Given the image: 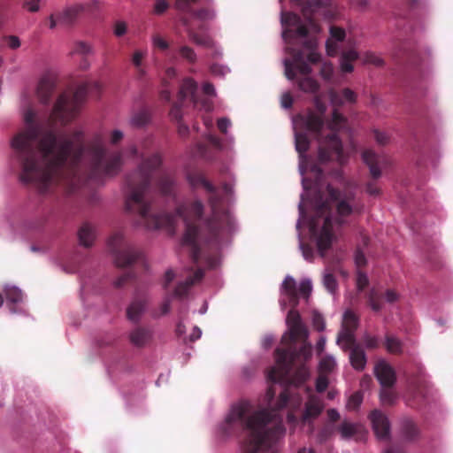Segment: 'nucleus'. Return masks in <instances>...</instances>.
Wrapping results in <instances>:
<instances>
[{
  "label": "nucleus",
  "instance_id": "nucleus-1",
  "mask_svg": "<svg viewBox=\"0 0 453 453\" xmlns=\"http://www.w3.org/2000/svg\"><path fill=\"white\" fill-rule=\"evenodd\" d=\"M163 195H170L173 181L169 173L162 168V157L158 153L145 157L137 168L127 173L124 183V197L126 211L137 216L136 224L150 230L174 228L176 216L181 218L186 224V231L182 238V245L190 248V257L195 264L204 258L206 265L212 268L217 258L205 254L198 244V241L207 245L212 253L219 250L221 243L227 241L234 232V219L223 208L222 197L217 188L201 173L190 174L189 183L193 188L203 187L209 193V204L211 215L202 226L196 224L203 216V204L199 200L180 204L176 209V215L166 212H155L149 190L152 180Z\"/></svg>",
  "mask_w": 453,
  "mask_h": 453
},
{
  "label": "nucleus",
  "instance_id": "nucleus-2",
  "mask_svg": "<svg viewBox=\"0 0 453 453\" xmlns=\"http://www.w3.org/2000/svg\"><path fill=\"white\" fill-rule=\"evenodd\" d=\"M24 121L27 127L14 136L12 146L21 165L20 180L34 184L42 193L55 185L73 187L83 176L89 180L113 177L122 169L121 151L99 142L86 149L81 131L67 134L49 130L41 134L32 109L25 111Z\"/></svg>",
  "mask_w": 453,
  "mask_h": 453
},
{
  "label": "nucleus",
  "instance_id": "nucleus-3",
  "mask_svg": "<svg viewBox=\"0 0 453 453\" xmlns=\"http://www.w3.org/2000/svg\"><path fill=\"white\" fill-rule=\"evenodd\" d=\"M303 342H305L303 341ZM287 344L285 349H277L275 350L276 365L272 367L267 373V380L270 383L266 392V399L269 404L276 395V385L281 388L279 399L274 407L260 409L257 411H265L266 413L275 414L276 417L282 419L280 411L284 409L290 401L294 407H297L301 403V397H294L292 388L299 387L305 382L309 377V370L304 363L311 357V346L303 342L296 349L295 344L296 342L287 340L282 342ZM283 422V420H281Z\"/></svg>",
  "mask_w": 453,
  "mask_h": 453
},
{
  "label": "nucleus",
  "instance_id": "nucleus-4",
  "mask_svg": "<svg viewBox=\"0 0 453 453\" xmlns=\"http://www.w3.org/2000/svg\"><path fill=\"white\" fill-rule=\"evenodd\" d=\"M250 411L248 402L233 406L221 427L224 434L232 435L236 429H242L246 433L242 453H274L269 449L285 434L281 419L273 413Z\"/></svg>",
  "mask_w": 453,
  "mask_h": 453
},
{
  "label": "nucleus",
  "instance_id": "nucleus-5",
  "mask_svg": "<svg viewBox=\"0 0 453 453\" xmlns=\"http://www.w3.org/2000/svg\"><path fill=\"white\" fill-rule=\"evenodd\" d=\"M328 198L319 201L316 206V216L324 217V223L321 231L317 239V247L321 256L330 249L334 239L332 203L335 205L336 217L335 224L342 226L348 223L347 218L351 215H360L364 211V203L360 199H357L356 195L351 190L340 191L331 185L326 186Z\"/></svg>",
  "mask_w": 453,
  "mask_h": 453
},
{
  "label": "nucleus",
  "instance_id": "nucleus-6",
  "mask_svg": "<svg viewBox=\"0 0 453 453\" xmlns=\"http://www.w3.org/2000/svg\"><path fill=\"white\" fill-rule=\"evenodd\" d=\"M315 104L319 112L316 113L312 111H309L305 116L302 117V121L305 128L319 142V160L320 162L336 160L340 164H342L343 149L338 134L334 131L326 137H323L322 134L325 125L324 114L326 107L319 99L316 100Z\"/></svg>",
  "mask_w": 453,
  "mask_h": 453
},
{
  "label": "nucleus",
  "instance_id": "nucleus-7",
  "mask_svg": "<svg viewBox=\"0 0 453 453\" xmlns=\"http://www.w3.org/2000/svg\"><path fill=\"white\" fill-rule=\"evenodd\" d=\"M101 85L97 81L81 83L75 90L68 89L58 97L50 115L52 125L60 123L65 126L71 122L79 113L88 94H98Z\"/></svg>",
  "mask_w": 453,
  "mask_h": 453
},
{
  "label": "nucleus",
  "instance_id": "nucleus-8",
  "mask_svg": "<svg viewBox=\"0 0 453 453\" xmlns=\"http://www.w3.org/2000/svg\"><path fill=\"white\" fill-rule=\"evenodd\" d=\"M280 21L284 27L282 32L284 41L290 42L296 37L304 39L303 46L309 50L307 60L311 64L319 63L321 59V55L315 50L316 41L307 38L309 29L302 23L299 15L294 12H282Z\"/></svg>",
  "mask_w": 453,
  "mask_h": 453
},
{
  "label": "nucleus",
  "instance_id": "nucleus-9",
  "mask_svg": "<svg viewBox=\"0 0 453 453\" xmlns=\"http://www.w3.org/2000/svg\"><path fill=\"white\" fill-rule=\"evenodd\" d=\"M285 74L288 79L294 80L296 72L304 77L298 80L299 88L307 93H316L319 89V85L314 79L308 75L311 73V67L309 65L302 50H293L292 59H285Z\"/></svg>",
  "mask_w": 453,
  "mask_h": 453
},
{
  "label": "nucleus",
  "instance_id": "nucleus-10",
  "mask_svg": "<svg viewBox=\"0 0 453 453\" xmlns=\"http://www.w3.org/2000/svg\"><path fill=\"white\" fill-rule=\"evenodd\" d=\"M108 247L118 267H127L143 260V253L128 243L121 233H115L110 237Z\"/></svg>",
  "mask_w": 453,
  "mask_h": 453
},
{
  "label": "nucleus",
  "instance_id": "nucleus-11",
  "mask_svg": "<svg viewBox=\"0 0 453 453\" xmlns=\"http://www.w3.org/2000/svg\"><path fill=\"white\" fill-rule=\"evenodd\" d=\"M188 98L194 105L198 103L197 83L191 78H186L182 81L178 95V101L173 105L170 111L171 118L178 121V133L181 137L187 136L189 132L188 127L181 122V107L183 102Z\"/></svg>",
  "mask_w": 453,
  "mask_h": 453
},
{
  "label": "nucleus",
  "instance_id": "nucleus-12",
  "mask_svg": "<svg viewBox=\"0 0 453 453\" xmlns=\"http://www.w3.org/2000/svg\"><path fill=\"white\" fill-rule=\"evenodd\" d=\"M296 307L291 306V310L287 316V324L288 326V334L283 335L282 342L287 340L290 342L304 341L308 337V331L301 320L299 312L296 310Z\"/></svg>",
  "mask_w": 453,
  "mask_h": 453
},
{
  "label": "nucleus",
  "instance_id": "nucleus-13",
  "mask_svg": "<svg viewBox=\"0 0 453 453\" xmlns=\"http://www.w3.org/2000/svg\"><path fill=\"white\" fill-rule=\"evenodd\" d=\"M358 326V317L350 310H347L343 314L342 330L337 336V344L346 343L353 345L355 343V331Z\"/></svg>",
  "mask_w": 453,
  "mask_h": 453
},
{
  "label": "nucleus",
  "instance_id": "nucleus-14",
  "mask_svg": "<svg viewBox=\"0 0 453 453\" xmlns=\"http://www.w3.org/2000/svg\"><path fill=\"white\" fill-rule=\"evenodd\" d=\"M330 101L334 109L332 113V119L327 122V127L331 131H340L347 124V119L338 110L344 104V100L340 93L332 91L330 93Z\"/></svg>",
  "mask_w": 453,
  "mask_h": 453
},
{
  "label": "nucleus",
  "instance_id": "nucleus-15",
  "mask_svg": "<svg viewBox=\"0 0 453 453\" xmlns=\"http://www.w3.org/2000/svg\"><path fill=\"white\" fill-rule=\"evenodd\" d=\"M324 410V403L316 395H310L305 403L304 411L301 417L303 424H308L311 426V433L313 432V421L321 414Z\"/></svg>",
  "mask_w": 453,
  "mask_h": 453
},
{
  "label": "nucleus",
  "instance_id": "nucleus-16",
  "mask_svg": "<svg viewBox=\"0 0 453 453\" xmlns=\"http://www.w3.org/2000/svg\"><path fill=\"white\" fill-rule=\"evenodd\" d=\"M369 418L374 434L380 440H387L390 435V423L388 417L380 410L372 411Z\"/></svg>",
  "mask_w": 453,
  "mask_h": 453
},
{
  "label": "nucleus",
  "instance_id": "nucleus-17",
  "mask_svg": "<svg viewBox=\"0 0 453 453\" xmlns=\"http://www.w3.org/2000/svg\"><path fill=\"white\" fill-rule=\"evenodd\" d=\"M374 373L381 388L393 387L396 381L394 368L386 361H379L374 367Z\"/></svg>",
  "mask_w": 453,
  "mask_h": 453
},
{
  "label": "nucleus",
  "instance_id": "nucleus-18",
  "mask_svg": "<svg viewBox=\"0 0 453 453\" xmlns=\"http://www.w3.org/2000/svg\"><path fill=\"white\" fill-rule=\"evenodd\" d=\"M343 440L354 438L356 441L362 440L365 434V429L360 423H353L344 419L337 427Z\"/></svg>",
  "mask_w": 453,
  "mask_h": 453
},
{
  "label": "nucleus",
  "instance_id": "nucleus-19",
  "mask_svg": "<svg viewBox=\"0 0 453 453\" xmlns=\"http://www.w3.org/2000/svg\"><path fill=\"white\" fill-rule=\"evenodd\" d=\"M56 88V79L51 74L43 75L37 87V96L42 104H48Z\"/></svg>",
  "mask_w": 453,
  "mask_h": 453
},
{
  "label": "nucleus",
  "instance_id": "nucleus-20",
  "mask_svg": "<svg viewBox=\"0 0 453 453\" xmlns=\"http://www.w3.org/2000/svg\"><path fill=\"white\" fill-rule=\"evenodd\" d=\"M341 345L344 351L350 350L349 362L352 367L357 371L364 370L366 365V355L363 348L356 342L353 345H347L346 343Z\"/></svg>",
  "mask_w": 453,
  "mask_h": 453
},
{
  "label": "nucleus",
  "instance_id": "nucleus-21",
  "mask_svg": "<svg viewBox=\"0 0 453 453\" xmlns=\"http://www.w3.org/2000/svg\"><path fill=\"white\" fill-rule=\"evenodd\" d=\"M152 330L141 326H135L128 334L130 343L136 348H144L152 341Z\"/></svg>",
  "mask_w": 453,
  "mask_h": 453
},
{
  "label": "nucleus",
  "instance_id": "nucleus-22",
  "mask_svg": "<svg viewBox=\"0 0 453 453\" xmlns=\"http://www.w3.org/2000/svg\"><path fill=\"white\" fill-rule=\"evenodd\" d=\"M362 158L370 170L372 179L377 180L381 176V167L385 163V158L377 155L371 150H365L362 153Z\"/></svg>",
  "mask_w": 453,
  "mask_h": 453
},
{
  "label": "nucleus",
  "instance_id": "nucleus-23",
  "mask_svg": "<svg viewBox=\"0 0 453 453\" xmlns=\"http://www.w3.org/2000/svg\"><path fill=\"white\" fill-rule=\"evenodd\" d=\"M330 37L326 40V50L330 57H334L338 53L337 42H342L345 39L346 33L342 27L331 26L329 29Z\"/></svg>",
  "mask_w": 453,
  "mask_h": 453
},
{
  "label": "nucleus",
  "instance_id": "nucleus-24",
  "mask_svg": "<svg viewBox=\"0 0 453 453\" xmlns=\"http://www.w3.org/2000/svg\"><path fill=\"white\" fill-rule=\"evenodd\" d=\"M204 275V271L198 268L191 276H189L185 281L178 283L173 291V296L178 298H182L188 295V292L191 286L199 282Z\"/></svg>",
  "mask_w": 453,
  "mask_h": 453
},
{
  "label": "nucleus",
  "instance_id": "nucleus-25",
  "mask_svg": "<svg viewBox=\"0 0 453 453\" xmlns=\"http://www.w3.org/2000/svg\"><path fill=\"white\" fill-rule=\"evenodd\" d=\"M146 300L142 298H134L127 308V318L133 323H139L142 315L146 309Z\"/></svg>",
  "mask_w": 453,
  "mask_h": 453
},
{
  "label": "nucleus",
  "instance_id": "nucleus-26",
  "mask_svg": "<svg viewBox=\"0 0 453 453\" xmlns=\"http://www.w3.org/2000/svg\"><path fill=\"white\" fill-rule=\"evenodd\" d=\"M181 22L185 27H187V33L191 42L197 45L203 46L206 48H211L213 46V41L210 36L199 35L196 32H195L191 27H189L190 21L188 17H182Z\"/></svg>",
  "mask_w": 453,
  "mask_h": 453
},
{
  "label": "nucleus",
  "instance_id": "nucleus-27",
  "mask_svg": "<svg viewBox=\"0 0 453 453\" xmlns=\"http://www.w3.org/2000/svg\"><path fill=\"white\" fill-rule=\"evenodd\" d=\"M292 3L301 6L304 16H311L319 10L327 6L326 0H290Z\"/></svg>",
  "mask_w": 453,
  "mask_h": 453
},
{
  "label": "nucleus",
  "instance_id": "nucleus-28",
  "mask_svg": "<svg viewBox=\"0 0 453 453\" xmlns=\"http://www.w3.org/2000/svg\"><path fill=\"white\" fill-rule=\"evenodd\" d=\"M282 290L288 296L289 304L294 308L299 303L296 282L291 276H287L282 283Z\"/></svg>",
  "mask_w": 453,
  "mask_h": 453
},
{
  "label": "nucleus",
  "instance_id": "nucleus-29",
  "mask_svg": "<svg viewBox=\"0 0 453 453\" xmlns=\"http://www.w3.org/2000/svg\"><path fill=\"white\" fill-rule=\"evenodd\" d=\"M401 434L407 441H414L419 436V429L411 418H403L401 420Z\"/></svg>",
  "mask_w": 453,
  "mask_h": 453
},
{
  "label": "nucleus",
  "instance_id": "nucleus-30",
  "mask_svg": "<svg viewBox=\"0 0 453 453\" xmlns=\"http://www.w3.org/2000/svg\"><path fill=\"white\" fill-rule=\"evenodd\" d=\"M80 244L85 248L91 247L96 239L95 228L88 223H84L78 231Z\"/></svg>",
  "mask_w": 453,
  "mask_h": 453
},
{
  "label": "nucleus",
  "instance_id": "nucleus-31",
  "mask_svg": "<svg viewBox=\"0 0 453 453\" xmlns=\"http://www.w3.org/2000/svg\"><path fill=\"white\" fill-rule=\"evenodd\" d=\"M4 296L12 312L16 310L12 305L19 304L23 302V293L17 287H7L4 288Z\"/></svg>",
  "mask_w": 453,
  "mask_h": 453
},
{
  "label": "nucleus",
  "instance_id": "nucleus-32",
  "mask_svg": "<svg viewBox=\"0 0 453 453\" xmlns=\"http://www.w3.org/2000/svg\"><path fill=\"white\" fill-rule=\"evenodd\" d=\"M192 4H190V10L189 11H182V10H177L179 12L183 14V17H187L186 15H190L192 18L197 19L199 20L204 21V20H210L212 19L215 17L214 12L211 9L209 8H201L199 10H194L192 8Z\"/></svg>",
  "mask_w": 453,
  "mask_h": 453
},
{
  "label": "nucleus",
  "instance_id": "nucleus-33",
  "mask_svg": "<svg viewBox=\"0 0 453 453\" xmlns=\"http://www.w3.org/2000/svg\"><path fill=\"white\" fill-rule=\"evenodd\" d=\"M83 11V6L75 5L71 8L66 9L61 13H58L59 20L66 25L72 24L76 18L80 15V13Z\"/></svg>",
  "mask_w": 453,
  "mask_h": 453
},
{
  "label": "nucleus",
  "instance_id": "nucleus-34",
  "mask_svg": "<svg viewBox=\"0 0 453 453\" xmlns=\"http://www.w3.org/2000/svg\"><path fill=\"white\" fill-rule=\"evenodd\" d=\"M358 54L353 50L343 51L341 56V68L344 73H350L353 71L352 62L357 59Z\"/></svg>",
  "mask_w": 453,
  "mask_h": 453
},
{
  "label": "nucleus",
  "instance_id": "nucleus-35",
  "mask_svg": "<svg viewBox=\"0 0 453 453\" xmlns=\"http://www.w3.org/2000/svg\"><path fill=\"white\" fill-rule=\"evenodd\" d=\"M384 346L391 354L400 355L403 353V345L402 341L391 334H386Z\"/></svg>",
  "mask_w": 453,
  "mask_h": 453
},
{
  "label": "nucleus",
  "instance_id": "nucleus-36",
  "mask_svg": "<svg viewBox=\"0 0 453 453\" xmlns=\"http://www.w3.org/2000/svg\"><path fill=\"white\" fill-rule=\"evenodd\" d=\"M150 119V113L146 110H142L131 117L130 125L135 128H141L146 126Z\"/></svg>",
  "mask_w": 453,
  "mask_h": 453
},
{
  "label": "nucleus",
  "instance_id": "nucleus-37",
  "mask_svg": "<svg viewBox=\"0 0 453 453\" xmlns=\"http://www.w3.org/2000/svg\"><path fill=\"white\" fill-rule=\"evenodd\" d=\"M380 398L382 405L392 406L397 400V394L392 389V387L381 388Z\"/></svg>",
  "mask_w": 453,
  "mask_h": 453
},
{
  "label": "nucleus",
  "instance_id": "nucleus-38",
  "mask_svg": "<svg viewBox=\"0 0 453 453\" xmlns=\"http://www.w3.org/2000/svg\"><path fill=\"white\" fill-rule=\"evenodd\" d=\"M383 296L376 289L372 288L367 295V303L374 311H380L382 309Z\"/></svg>",
  "mask_w": 453,
  "mask_h": 453
},
{
  "label": "nucleus",
  "instance_id": "nucleus-39",
  "mask_svg": "<svg viewBox=\"0 0 453 453\" xmlns=\"http://www.w3.org/2000/svg\"><path fill=\"white\" fill-rule=\"evenodd\" d=\"M309 146L310 141L307 134L304 133H296V149L300 154V157H303L309 150Z\"/></svg>",
  "mask_w": 453,
  "mask_h": 453
},
{
  "label": "nucleus",
  "instance_id": "nucleus-40",
  "mask_svg": "<svg viewBox=\"0 0 453 453\" xmlns=\"http://www.w3.org/2000/svg\"><path fill=\"white\" fill-rule=\"evenodd\" d=\"M180 57L186 60L188 64H195L197 60V56L195 52V50L188 46V45H182L178 50Z\"/></svg>",
  "mask_w": 453,
  "mask_h": 453
},
{
  "label": "nucleus",
  "instance_id": "nucleus-41",
  "mask_svg": "<svg viewBox=\"0 0 453 453\" xmlns=\"http://www.w3.org/2000/svg\"><path fill=\"white\" fill-rule=\"evenodd\" d=\"M335 367V360L333 357L326 356L324 357L319 363V373L321 374H328Z\"/></svg>",
  "mask_w": 453,
  "mask_h": 453
},
{
  "label": "nucleus",
  "instance_id": "nucleus-42",
  "mask_svg": "<svg viewBox=\"0 0 453 453\" xmlns=\"http://www.w3.org/2000/svg\"><path fill=\"white\" fill-rule=\"evenodd\" d=\"M73 53L86 57L93 53V49L89 44L84 42H77L73 46Z\"/></svg>",
  "mask_w": 453,
  "mask_h": 453
},
{
  "label": "nucleus",
  "instance_id": "nucleus-43",
  "mask_svg": "<svg viewBox=\"0 0 453 453\" xmlns=\"http://www.w3.org/2000/svg\"><path fill=\"white\" fill-rule=\"evenodd\" d=\"M323 283L326 288L333 293L337 288V281L334 274L332 273H326L324 275Z\"/></svg>",
  "mask_w": 453,
  "mask_h": 453
},
{
  "label": "nucleus",
  "instance_id": "nucleus-44",
  "mask_svg": "<svg viewBox=\"0 0 453 453\" xmlns=\"http://www.w3.org/2000/svg\"><path fill=\"white\" fill-rule=\"evenodd\" d=\"M134 279V274L133 272L128 271L122 275H120L115 281L114 286L116 288H122L125 286L127 282H130Z\"/></svg>",
  "mask_w": 453,
  "mask_h": 453
},
{
  "label": "nucleus",
  "instance_id": "nucleus-45",
  "mask_svg": "<svg viewBox=\"0 0 453 453\" xmlns=\"http://www.w3.org/2000/svg\"><path fill=\"white\" fill-rule=\"evenodd\" d=\"M334 433V428L330 426H324L319 432L318 433V441L319 443L325 442L326 440H328Z\"/></svg>",
  "mask_w": 453,
  "mask_h": 453
},
{
  "label": "nucleus",
  "instance_id": "nucleus-46",
  "mask_svg": "<svg viewBox=\"0 0 453 453\" xmlns=\"http://www.w3.org/2000/svg\"><path fill=\"white\" fill-rule=\"evenodd\" d=\"M169 8L167 0H157L154 4L153 12L157 15L165 13Z\"/></svg>",
  "mask_w": 453,
  "mask_h": 453
},
{
  "label": "nucleus",
  "instance_id": "nucleus-47",
  "mask_svg": "<svg viewBox=\"0 0 453 453\" xmlns=\"http://www.w3.org/2000/svg\"><path fill=\"white\" fill-rule=\"evenodd\" d=\"M312 324L314 328L319 332L323 331L326 327L323 316L318 312H314L312 315Z\"/></svg>",
  "mask_w": 453,
  "mask_h": 453
},
{
  "label": "nucleus",
  "instance_id": "nucleus-48",
  "mask_svg": "<svg viewBox=\"0 0 453 453\" xmlns=\"http://www.w3.org/2000/svg\"><path fill=\"white\" fill-rule=\"evenodd\" d=\"M362 401V394L356 392L350 395L347 406L349 409H357L361 404Z\"/></svg>",
  "mask_w": 453,
  "mask_h": 453
},
{
  "label": "nucleus",
  "instance_id": "nucleus-49",
  "mask_svg": "<svg viewBox=\"0 0 453 453\" xmlns=\"http://www.w3.org/2000/svg\"><path fill=\"white\" fill-rule=\"evenodd\" d=\"M328 387V379L326 374L319 373L316 380V390L319 393L324 392Z\"/></svg>",
  "mask_w": 453,
  "mask_h": 453
},
{
  "label": "nucleus",
  "instance_id": "nucleus-50",
  "mask_svg": "<svg viewBox=\"0 0 453 453\" xmlns=\"http://www.w3.org/2000/svg\"><path fill=\"white\" fill-rule=\"evenodd\" d=\"M363 341L367 349H373L379 348L380 346V341L376 336H372L366 334L364 335Z\"/></svg>",
  "mask_w": 453,
  "mask_h": 453
},
{
  "label": "nucleus",
  "instance_id": "nucleus-51",
  "mask_svg": "<svg viewBox=\"0 0 453 453\" xmlns=\"http://www.w3.org/2000/svg\"><path fill=\"white\" fill-rule=\"evenodd\" d=\"M152 43L154 47L158 48L161 50H166L169 48V43L157 34L152 36Z\"/></svg>",
  "mask_w": 453,
  "mask_h": 453
},
{
  "label": "nucleus",
  "instance_id": "nucleus-52",
  "mask_svg": "<svg viewBox=\"0 0 453 453\" xmlns=\"http://www.w3.org/2000/svg\"><path fill=\"white\" fill-rule=\"evenodd\" d=\"M297 290L298 294L300 293L303 297L307 298L311 292V282L309 280H302Z\"/></svg>",
  "mask_w": 453,
  "mask_h": 453
},
{
  "label": "nucleus",
  "instance_id": "nucleus-53",
  "mask_svg": "<svg viewBox=\"0 0 453 453\" xmlns=\"http://www.w3.org/2000/svg\"><path fill=\"white\" fill-rule=\"evenodd\" d=\"M334 73L333 65L330 63H324L320 68V75L326 80L329 81Z\"/></svg>",
  "mask_w": 453,
  "mask_h": 453
},
{
  "label": "nucleus",
  "instance_id": "nucleus-54",
  "mask_svg": "<svg viewBox=\"0 0 453 453\" xmlns=\"http://www.w3.org/2000/svg\"><path fill=\"white\" fill-rule=\"evenodd\" d=\"M146 56V52L137 50L134 52L132 56V63L135 68H140V65H142L143 58Z\"/></svg>",
  "mask_w": 453,
  "mask_h": 453
},
{
  "label": "nucleus",
  "instance_id": "nucleus-55",
  "mask_svg": "<svg viewBox=\"0 0 453 453\" xmlns=\"http://www.w3.org/2000/svg\"><path fill=\"white\" fill-rule=\"evenodd\" d=\"M199 0H175L174 8L176 10L189 11L190 4H195Z\"/></svg>",
  "mask_w": 453,
  "mask_h": 453
},
{
  "label": "nucleus",
  "instance_id": "nucleus-56",
  "mask_svg": "<svg viewBox=\"0 0 453 453\" xmlns=\"http://www.w3.org/2000/svg\"><path fill=\"white\" fill-rule=\"evenodd\" d=\"M373 134L375 141L380 145H386L389 142V136L384 132L374 130Z\"/></svg>",
  "mask_w": 453,
  "mask_h": 453
},
{
  "label": "nucleus",
  "instance_id": "nucleus-57",
  "mask_svg": "<svg viewBox=\"0 0 453 453\" xmlns=\"http://www.w3.org/2000/svg\"><path fill=\"white\" fill-rule=\"evenodd\" d=\"M342 96L344 102H349V103H355L357 99V96L354 91H352L350 88H343L342 92L340 93Z\"/></svg>",
  "mask_w": 453,
  "mask_h": 453
},
{
  "label": "nucleus",
  "instance_id": "nucleus-58",
  "mask_svg": "<svg viewBox=\"0 0 453 453\" xmlns=\"http://www.w3.org/2000/svg\"><path fill=\"white\" fill-rule=\"evenodd\" d=\"M369 280L367 276L359 272L357 274V286L359 291L364 290L368 286Z\"/></svg>",
  "mask_w": 453,
  "mask_h": 453
},
{
  "label": "nucleus",
  "instance_id": "nucleus-59",
  "mask_svg": "<svg viewBox=\"0 0 453 453\" xmlns=\"http://www.w3.org/2000/svg\"><path fill=\"white\" fill-rule=\"evenodd\" d=\"M355 262L357 267H363L366 265V258L360 249H357L355 253Z\"/></svg>",
  "mask_w": 453,
  "mask_h": 453
},
{
  "label": "nucleus",
  "instance_id": "nucleus-60",
  "mask_svg": "<svg viewBox=\"0 0 453 453\" xmlns=\"http://www.w3.org/2000/svg\"><path fill=\"white\" fill-rule=\"evenodd\" d=\"M4 40L7 42L8 46L12 50H16L20 46V41L16 35H7L4 37Z\"/></svg>",
  "mask_w": 453,
  "mask_h": 453
},
{
  "label": "nucleus",
  "instance_id": "nucleus-61",
  "mask_svg": "<svg viewBox=\"0 0 453 453\" xmlns=\"http://www.w3.org/2000/svg\"><path fill=\"white\" fill-rule=\"evenodd\" d=\"M127 32V25L122 21H119L115 25L114 34L117 36H122Z\"/></svg>",
  "mask_w": 453,
  "mask_h": 453
},
{
  "label": "nucleus",
  "instance_id": "nucleus-62",
  "mask_svg": "<svg viewBox=\"0 0 453 453\" xmlns=\"http://www.w3.org/2000/svg\"><path fill=\"white\" fill-rule=\"evenodd\" d=\"M39 1L40 0H27L24 3V7L32 12H37L39 10Z\"/></svg>",
  "mask_w": 453,
  "mask_h": 453
},
{
  "label": "nucleus",
  "instance_id": "nucleus-63",
  "mask_svg": "<svg viewBox=\"0 0 453 453\" xmlns=\"http://www.w3.org/2000/svg\"><path fill=\"white\" fill-rule=\"evenodd\" d=\"M231 125V122L228 119L226 118H221L218 120V128L219 129L220 132H222L223 134H226V130L228 128V127Z\"/></svg>",
  "mask_w": 453,
  "mask_h": 453
},
{
  "label": "nucleus",
  "instance_id": "nucleus-64",
  "mask_svg": "<svg viewBox=\"0 0 453 453\" xmlns=\"http://www.w3.org/2000/svg\"><path fill=\"white\" fill-rule=\"evenodd\" d=\"M293 104V97L290 93H285L281 97V105L282 107L288 109L292 107Z\"/></svg>",
  "mask_w": 453,
  "mask_h": 453
}]
</instances>
